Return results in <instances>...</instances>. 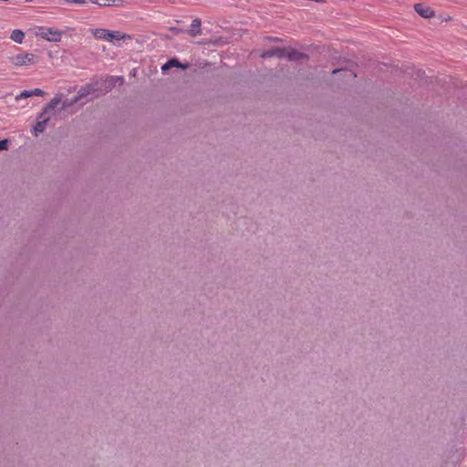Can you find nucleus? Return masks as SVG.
Wrapping results in <instances>:
<instances>
[{
  "mask_svg": "<svg viewBox=\"0 0 467 467\" xmlns=\"http://www.w3.org/2000/svg\"><path fill=\"white\" fill-rule=\"evenodd\" d=\"M65 2H67V3L79 4V5H83V4H86V3H87V1H86V0H65Z\"/></svg>",
  "mask_w": 467,
  "mask_h": 467,
  "instance_id": "20",
  "label": "nucleus"
},
{
  "mask_svg": "<svg viewBox=\"0 0 467 467\" xmlns=\"http://www.w3.org/2000/svg\"><path fill=\"white\" fill-rule=\"evenodd\" d=\"M131 36L130 35H127V34H123L119 31H112V40H111V43L113 45H119V42L120 40H125V39H130Z\"/></svg>",
  "mask_w": 467,
  "mask_h": 467,
  "instance_id": "12",
  "label": "nucleus"
},
{
  "mask_svg": "<svg viewBox=\"0 0 467 467\" xmlns=\"http://www.w3.org/2000/svg\"><path fill=\"white\" fill-rule=\"evenodd\" d=\"M122 3H123L122 0H111L110 5L119 6L122 5Z\"/></svg>",
  "mask_w": 467,
  "mask_h": 467,
  "instance_id": "21",
  "label": "nucleus"
},
{
  "mask_svg": "<svg viewBox=\"0 0 467 467\" xmlns=\"http://www.w3.org/2000/svg\"><path fill=\"white\" fill-rule=\"evenodd\" d=\"M285 56L289 61H299L303 59H307L308 56L306 54L298 52L296 49H291L288 52L285 51Z\"/></svg>",
  "mask_w": 467,
  "mask_h": 467,
  "instance_id": "10",
  "label": "nucleus"
},
{
  "mask_svg": "<svg viewBox=\"0 0 467 467\" xmlns=\"http://www.w3.org/2000/svg\"><path fill=\"white\" fill-rule=\"evenodd\" d=\"M118 80H122V78L116 77H109L107 78H103L102 94L104 95L112 90V88L116 86Z\"/></svg>",
  "mask_w": 467,
  "mask_h": 467,
  "instance_id": "7",
  "label": "nucleus"
},
{
  "mask_svg": "<svg viewBox=\"0 0 467 467\" xmlns=\"http://www.w3.org/2000/svg\"><path fill=\"white\" fill-rule=\"evenodd\" d=\"M285 56V49L280 47H274L268 50H265L262 53L261 57L267 58L272 57H283Z\"/></svg>",
  "mask_w": 467,
  "mask_h": 467,
  "instance_id": "8",
  "label": "nucleus"
},
{
  "mask_svg": "<svg viewBox=\"0 0 467 467\" xmlns=\"http://www.w3.org/2000/svg\"><path fill=\"white\" fill-rule=\"evenodd\" d=\"M339 71H341V69H335V70H333V74H336V73H337Z\"/></svg>",
  "mask_w": 467,
  "mask_h": 467,
  "instance_id": "24",
  "label": "nucleus"
},
{
  "mask_svg": "<svg viewBox=\"0 0 467 467\" xmlns=\"http://www.w3.org/2000/svg\"><path fill=\"white\" fill-rule=\"evenodd\" d=\"M11 62L16 67L33 65L36 62V56L30 53L18 54L11 57Z\"/></svg>",
  "mask_w": 467,
  "mask_h": 467,
  "instance_id": "2",
  "label": "nucleus"
},
{
  "mask_svg": "<svg viewBox=\"0 0 467 467\" xmlns=\"http://www.w3.org/2000/svg\"><path fill=\"white\" fill-rule=\"evenodd\" d=\"M93 93H96V92L91 85V82H89L80 88V89L78 92V95L72 99L70 103L67 104L66 102H64L63 108H66L67 106L73 105V104L77 103L78 101H79L81 99L86 98L88 95L93 94Z\"/></svg>",
  "mask_w": 467,
  "mask_h": 467,
  "instance_id": "3",
  "label": "nucleus"
},
{
  "mask_svg": "<svg viewBox=\"0 0 467 467\" xmlns=\"http://www.w3.org/2000/svg\"><path fill=\"white\" fill-rule=\"evenodd\" d=\"M47 119L38 120L34 127L35 135L37 136V133H42L47 127Z\"/></svg>",
  "mask_w": 467,
  "mask_h": 467,
  "instance_id": "16",
  "label": "nucleus"
},
{
  "mask_svg": "<svg viewBox=\"0 0 467 467\" xmlns=\"http://www.w3.org/2000/svg\"><path fill=\"white\" fill-rule=\"evenodd\" d=\"M7 147V140H0V151L5 150Z\"/></svg>",
  "mask_w": 467,
  "mask_h": 467,
  "instance_id": "22",
  "label": "nucleus"
},
{
  "mask_svg": "<svg viewBox=\"0 0 467 467\" xmlns=\"http://www.w3.org/2000/svg\"><path fill=\"white\" fill-rule=\"evenodd\" d=\"M110 1L111 0H100V2H102V3H109V5H110Z\"/></svg>",
  "mask_w": 467,
  "mask_h": 467,
  "instance_id": "23",
  "label": "nucleus"
},
{
  "mask_svg": "<svg viewBox=\"0 0 467 467\" xmlns=\"http://www.w3.org/2000/svg\"><path fill=\"white\" fill-rule=\"evenodd\" d=\"M171 67H179L182 69H187L189 67V65L182 64L177 58H171V59L168 60V62L165 63L161 67V70L163 73H166Z\"/></svg>",
  "mask_w": 467,
  "mask_h": 467,
  "instance_id": "5",
  "label": "nucleus"
},
{
  "mask_svg": "<svg viewBox=\"0 0 467 467\" xmlns=\"http://www.w3.org/2000/svg\"><path fill=\"white\" fill-rule=\"evenodd\" d=\"M274 41H279L277 37L273 38Z\"/></svg>",
  "mask_w": 467,
  "mask_h": 467,
  "instance_id": "25",
  "label": "nucleus"
},
{
  "mask_svg": "<svg viewBox=\"0 0 467 467\" xmlns=\"http://www.w3.org/2000/svg\"><path fill=\"white\" fill-rule=\"evenodd\" d=\"M90 82H91V85H92L95 92L98 93L97 96L103 95L102 94L103 78H95V79H92Z\"/></svg>",
  "mask_w": 467,
  "mask_h": 467,
  "instance_id": "13",
  "label": "nucleus"
},
{
  "mask_svg": "<svg viewBox=\"0 0 467 467\" xmlns=\"http://www.w3.org/2000/svg\"><path fill=\"white\" fill-rule=\"evenodd\" d=\"M61 102V98L58 97V96H56L53 99H51V101L45 107V109L51 112L53 111L57 106L58 104Z\"/></svg>",
  "mask_w": 467,
  "mask_h": 467,
  "instance_id": "15",
  "label": "nucleus"
},
{
  "mask_svg": "<svg viewBox=\"0 0 467 467\" xmlns=\"http://www.w3.org/2000/svg\"><path fill=\"white\" fill-rule=\"evenodd\" d=\"M45 92L40 88H35L33 90H25L21 92L19 96L16 97V99H26L32 96H43Z\"/></svg>",
  "mask_w": 467,
  "mask_h": 467,
  "instance_id": "11",
  "label": "nucleus"
},
{
  "mask_svg": "<svg viewBox=\"0 0 467 467\" xmlns=\"http://www.w3.org/2000/svg\"><path fill=\"white\" fill-rule=\"evenodd\" d=\"M169 30L171 32H172L173 34H175V35H178V34L185 32V30L182 29V28H179V27H175V26L170 27Z\"/></svg>",
  "mask_w": 467,
  "mask_h": 467,
  "instance_id": "18",
  "label": "nucleus"
},
{
  "mask_svg": "<svg viewBox=\"0 0 467 467\" xmlns=\"http://www.w3.org/2000/svg\"><path fill=\"white\" fill-rule=\"evenodd\" d=\"M414 9L420 16L424 18H431L434 16V11L423 4H416L414 5Z\"/></svg>",
  "mask_w": 467,
  "mask_h": 467,
  "instance_id": "4",
  "label": "nucleus"
},
{
  "mask_svg": "<svg viewBox=\"0 0 467 467\" xmlns=\"http://www.w3.org/2000/svg\"><path fill=\"white\" fill-rule=\"evenodd\" d=\"M24 37H25L24 32L19 29L13 30V32L11 33V36H10V38L13 41H15L16 43H19V44L22 43Z\"/></svg>",
  "mask_w": 467,
  "mask_h": 467,
  "instance_id": "14",
  "label": "nucleus"
},
{
  "mask_svg": "<svg viewBox=\"0 0 467 467\" xmlns=\"http://www.w3.org/2000/svg\"><path fill=\"white\" fill-rule=\"evenodd\" d=\"M37 36L50 42H58L61 39L62 33L50 27H40Z\"/></svg>",
  "mask_w": 467,
  "mask_h": 467,
  "instance_id": "1",
  "label": "nucleus"
},
{
  "mask_svg": "<svg viewBox=\"0 0 467 467\" xmlns=\"http://www.w3.org/2000/svg\"><path fill=\"white\" fill-rule=\"evenodd\" d=\"M201 26H202L201 19L195 18L192 22L191 28L188 30H185V32L193 37L200 36L202 34Z\"/></svg>",
  "mask_w": 467,
  "mask_h": 467,
  "instance_id": "9",
  "label": "nucleus"
},
{
  "mask_svg": "<svg viewBox=\"0 0 467 467\" xmlns=\"http://www.w3.org/2000/svg\"><path fill=\"white\" fill-rule=\"evenodd\" d=\"M93 36L98 39H104L109 42L112 40V31L104 28H96L92 30Z\"/></svg>",
  "mask_w": 467,
  "mask_h": 467,
  "instance_id": "6",
  "label": "nucleus"
},
{
  "mask_svg": "<svg viewBox=\"0 0 467 467\" xmlns=\"http://www.w3.org/2000/svg\"><path fill=\"white\" fill-rule=\"evenodd\" d=\"M89 1L92 4H96V5H99V6H108V5H109V3H102V2H100V0H89Z\"/></svg>",
  "mask_w": 467,
  "mask_h": 467,
  "instance_id": "19",
  "label": "nucleus"
},
{
  "mask_svg": "<svg viewBox=\"0 0 467 467\" xmlns=\"http://www.w3.org/2000/svg\"><path fill=\"white\" fill-rule=\"evenodd\" d=\"M49 111H47L46 109H43L41 113H39L37 119L39 120H45L47 119V122L49 121L50 118L48 116Z\"/></svg>",
  "mask_w": 467,
  "mask_h": 467,
  "instance_id": "17",
  "label": "nucleus"
}]
</instances>
